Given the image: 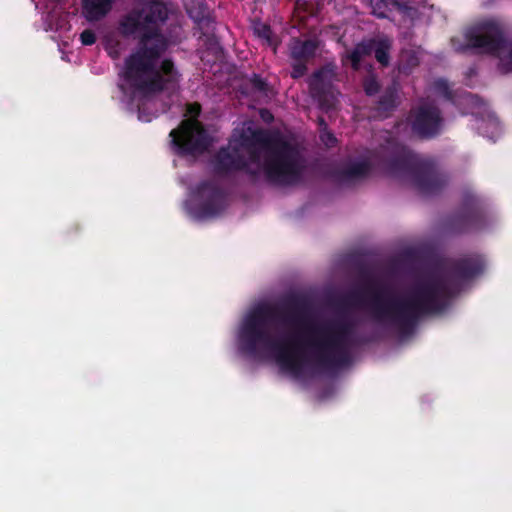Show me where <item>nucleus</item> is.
<instances>
[{
  "instance_id": "1",
  "label": "nucleus",
  "mask_w": 512,
  "mask_h": 512,
  "mask_svg": "<svg viewBox=\"0 0 512 512\" xmlns=\"http://www.w3.org/2000/svg\"><path fill=\"white\" fill-rule=\"evenodd\" d=\"M239 341L250 355L269 351L280 371L299 382L320 375V317L302 293H289L277 305H255L242 320Z\"/></svg>"
},
{
  "instance_id": "2",
  "label": "nucleus",
  "mask_w": 512,
  "mask_h": 512,
  "mask_svg": "<svg viewBox=\"0 0 512 512\" xmlns=\"http://www.w3.org/2000/svg\"><path fill=\"white\" fill-rule=\"evenodd\" d=\"M169 11L162 2H151L141 9H133L119 22V32L124 37L138 39L136 48L124 60L122 77L126 84L143 97L160 94L175 88L181 73L173 59L161 56L171 45L161 27L168 19Z\"/></svg>"
},
{
  "instance_id": "3",
  "label": "nucleus",
  "mask_w": 512,
  "mask_h": 512,
  "mask_svg": "<svg viewBox=\"0 0 512 512\" xmlns=\"http://www.w3.org/2000/svg\"><path fill=\"white\" fill-rule=\"evenodd\" d=\"M485 266L481 255L471 254L453 260L445 271H427L413 282L403 299L383 306L376 295V316L391 318L402 331L415 329L422 317L444 311L463 282L481 275Z\"/></svg>"
},
{
  "instance_id": "4",
  "label": "nucleus",
  "mask_w": 512,
  "mask_h": 512,
  "mask_svg": "<svg viewBox=\"0 0 512 512\" xmlns=\"http://www.w3.org/2000/svg\"><path fill=\"white\" fill-rule=\"evenodd\" d=\"M356 327L350 312H337L329 325L322 321V401L337 390L336 380L328 374H337L352 363L351 348L359 343Z\"/></svg>"
},
{
  "instance_id": "5",
  "label": "nucleus",
  "mask_w": 512,
  "mask_h": 512,
  "mask_svg": "<svg viewBox=\"0 0 512 512\" xmlns=\"http://www.w3.org/2000/svg\"><path fill=\"white\" fill-rule=\"evenodd\" d=\"M389 154L383 160L385 171L394 178L411 180L424 196H434L443 191L448 177L439 170L435 161L419 156L407 146L389 143Z\"/></svg>"
},
{
  "instance_id": "6",
  "label": "nucleus",
  "mask_w": 512,
  "mask_h": 512,
  "mask_svg": "<svg viewBox=\"0 0 512 512\" xmlns=\"http://www.w3.org/2000/svg\"><path fill=\"white\" fill-rule=\"evenodd\" d=\"M252 138L264 148L263 172L268 183L284 187L299 181L303 158L296 144L262 129L255 130Z\"/></svg>"
},
{
  "instance_id": "7",
  "label": "nucleus",
  "mask_w": 512,
  "mask_h": 512,
  "mask_svg": "<svg viewBox=\"0 0 512 512\" xmlns=\"http://www.w3.org/2000/svg\"><path fill=\"white\" fill-rule=\"evenodd\" d=\"M358 273L359 276L365 280V284L361 287H355L350 289L343 295L337 298L335 301L336 312H351L353 309H361L369 306L371 310V314L373 318L377 322L388 323L389 325L395 327L398 332L402 335H409L413 332L414 329L409 331H402L399 325L391 318H378L375 313V297L379 296V302L381 305L386 306L393 301L400 300V298H393L389 300H384L383 292L384 289H375L374 281L370 277V271L365 264L358 265ZM405 296L401 297L403 299Z\"/></svg>"
},
{
  "instance_id": "8",
  "label": "nucleus",
  "mask_w": 512,
  "mask_h": 512,
  "mask_svg": "<svg viewBox=\"0 0 512 512\" xmlns=\"http://www.w3.org/2000/svg\"><path fill=\"white\" fill-rule=\"evenodd\" d=\"M488 222L484 199L473 189L465 188L458 211L445 219L443 228L449 234H464L482 230L488 226Z\"/></svg>"
},
{
  "instance_id": "9",
  "label": "nucleus",
  "mask_w": 512,
  "mask_h": 512,
  "mask_svg": "<svg viewBox=\"0 0 512 512\" xmlns=\"http://www.w3.org/2000/svg\"><path fill=\"white\" fill-rule=\"evenodd\" d=\"M169 136L175 153L180 157L197 158L211 145L209 134L197 120H183L176 129L171 130Z\"/></svg>"
},
{
  "instance_id": "10",
  "label": "nucleus",
  "mask_w": 512,
  "mask_h": 512,
  "mask_svg": "<svg viewBox=\"0 0 512 512\" xmlns=\"http://www.w3.org/2000/svg\"><path fill=\"white\" fill-rule=\"evenodd\" d=\"M197 202L188 204L189 214L196 220H206L220 215L226 208L224 190L211 181H203L196 187Z\"/></svg>"
},
{
  "instance_id": "11",
  "label": "nucleus",
  "mask_w": 512,
  "mask_h": 512,
  "mask_svg": "<svg viewBox=\"0 0 512 512\" xmlns=\"http://www.w3.org/2000/svg\"><path fill=\"white\" fill-rule=\"evenodd\" d=\"M467 45L482 52L500 56L509 48L503 27L495 21H485L465 34Z\"/></svg>"
},
{
  "instance_id": "12",
  "label": "nucleus",
  "mask_w": 512,
  "mask_h": 512,
  "mask_svg": "<svg viewBox=\"0 0 512 512\" xmlns=\"http://www.w3.org/2000/svg\"><path fill=\"white\" fill-rule=\"evenodd\" d=\"M245 141L246 139L230 140L226 146L219 148L211 159L215 175L226 177L245 167Z\"/></svg>"
},
{
  "instance_id": "13",
  "label": "nucleus",
  "mask_w": 512,
  "mask_h": 512,
  "mask_svg": "<svg viewBox=\"0 0 512 512\" xmlns=\"http://www.w3.org/2000/svg\"><path fill=\"white\" fill-rule=\"evenodd\" d=\"M410 124L413 133L418 137L431 139L441 132L443 117L436 105L425 103L413 111Z\"/></svg>"
},
{
  "instance_id": "14",
  "label": "nucleus",
  "mask_w": 512,
  "mask_h": 512,
  "mask_svg": "<svg viewBox=\"0 0 512 512\" xmlns=\"http://www.w3.org/2000/svg\"><path fill=\"white\" fill-rule=\"evenodd\" d=\"M318 43L315 40L293 39L290 44V57L293 60L291 77L298 79L307 72V62L314 57Z\"/></svg>"
},
{
  "instance_id": "15",
  "label": "nucleus",
  "mask_w": 512,
  "mask_h": 512,
  "mask_svg": "<svg viewBox=\"0 0 512 512\" xmlns=\"http://www.w3.org/2000/svg\"><path fill=\"white\" fill-rule=\"evenodd\" d=\"M371 165L367 160L351 162L335 172L336 180L341 184H350L369 175Z\"/></svg>"
},
{
  "instance_id": "16",
  "label": "nucleus",
  "mask_w": 512,
  "mask_h": 512,
  "mask_svg": "<svg viewBox=\"0 0 512 512\" xmlns=\"http://www.w3.org/2000/svg\"><path fill=\"white\" fill-rule=\"evenodd\" d=\"M116 0H83L82 13L88 21L104 18L112 9Z\"/></svg>"
},
{
  "instance_id": "17",
  "label": "nucleus",
  "mask_w": 512,
  "mask_h": 512,
  "mask_svg": "<svg viewBox=\"0 0 512 512\" xmlns=\"http://www.w3.org/2000/svg\"><path fill=\"white\" fill-rule=\"evenodd\" d=\"M375 38L364 39L357 43L353 49L347 51L346 58L351 62L353 70H359L361 61L370 56L375 48Z\"/></svg>"
},
{
  "instance_id": "18",
  "label": "nucleus",
  "mask_w": 512,
  "mask_h": 512,
  "mask_svg": "<svg viewBox=\"0 0 512 512\" xmlns=\"http://www.w3.org/2000/svg\"><path fill=\"white\" fill-rule=\"evenodd\" d=\"M397 100V89L394 86H389L379 97L377 102V110L381 115L387 117L392 111L396 109L398 105Z\"/></svg>"
},
{
  "instance_id": "19",
  "label": "nucleus",
  "mask_w": 512,
  "mask_h": 512,
  "mask_svg": "<svg viewBox=\"0 0 512 512\" xmlns=\"http://www.w3.org/2000/svg\"><path fill=\"white\" fill-rule=\"evenodd\" d=\"M374 47L373 53L377 62L383 67H388L390 64L392 41L387 37L375 39Z\"/></svg>"
},
{
  "instance_id": "20",
  "label": "nucleus",
  "mask_w": 512,
  "mask_h": 512,
  "mask_svg": "<svg viewBox=\"0 0 512 512\" xmlns=\"http://www.w3.org/2000/svg\"><path fill=\"white\" fill-rule=\"evenodd\" d=\"M309 94L317 109H320V68L315 69L308 80Z\"/></svg>"
},
{
  "instance_id": "21",
  "label": "nucleus",
  "mask_w": 512,
  "mask_h": 512,
  "mask_svg": "<svg viewBox=\"0 0 512 512\" xmlns=\"http://www.w3.org/2000/svg\"><path fill=\"white\" fill-rule=\"evenodd\" d=\"M372 12L378 18H386V10L388 6H394L399 9L403 8L400 0H371Z\"/></svg>"
},
{
  "instance_id": "22",
  "label": "nucleus",
  "mask_w": 512,
  "mask_h": 512,
  "mask_svg": "<svg viewBox=\"0 0 512 512\" xmlns=\"http://www.w3.org/2000/svg\"><path fill=\"white\" fill-rule=\"evenodd\" d=\"M419 65V58L414 51H402L400 55L399 70L403 73H409Z\"/></svg>"
},
{
  "instance_id": "23",
  "label": "nucleus",
  "mask_w": 512,
  "mask_h": 512,
  "mask_svg": "<svg viewBox=\"0 0 512 512\" xmlns=\"http://www.w3.org/2000/svg\"><path fill=\"white\" fill-rule=\"evenodd\" d=\"M434 89L436 92L441 94L446 100L453 99V92L449 87L448 82L445 79H437L434 82Z\"/></svg>"
},
{
  "instance_id": "24",
  "label": "nucleus",
  "mask_w": 512,
  "mask_h": 512,
  "mask_svg": "<svg viewBox=\"0 0 512 512\" xmlns=\"http://www.w3.org/2000/svg\"><path fill=\"white\" fill-rule=\"evenodd\" d=\"M363 88L368 96H373L380 91V85L374 77L366 78L363 83Z\"/></svg>"
},
{
  "instance_id": "25",
  "label": "nucleus",
  "mask_w": 512,
  "mask_h": 512,
  "mask_svg": "<svg viewBox=\"0 0 512 512\" xmlns=\"http://www.w3.org/2000/svg\"><path fill=\"white\" fill-rule=\"evenodd\" d=\"M327 126L322 119V146L327 148L334 147L337 143V138L329 131L326 130Z\"/></svg>"
},
{
  "instance_id": "26",
  "label": "nucleus",
  "mask_w": 512,
  "mask_h": 512,
  "mask_svg": "<svg viewBox=\"0 0 512 512\" xmlns=\"http://www.w3.org/2000/svg\"><path fill=\"white\" fill-rule=\"evenodd\" d=\"M250 83L254 90L258 92H266L267 91V82L258 74H253Z\"/></svg>"
},
{
  "instance_id": "27",
  "label": "nucleus",
  "mask_w": 512,
  "mask_h": 512,
  "mask_svg": "<svg viewBox=\"0 0 512 512\" xmlns=\"http://www.w3.org/2000/svg\"><path fill=\"white\" fill-rule=\"evenodd\" d=\"M96 34L91 29H85L80 34V41L84 46H91L96 42Z\"/></svg>"
},
{
  "instance_id": "28",
  "label": "nucleus",
  "mask_w": 512,
  "mask_h": 512,
  "mask_svg": "<svg viewBox=\"0 0 512 512\" xmlns=\"http://www.w3.org/2000/svg\"><path fill=\"white\" fill-rule=\"evenodd\" d=\"M240 171H244L253 182H255L259 177V168H251L248 162L247 157L245 156V167L240 169Z\"/></svg>"
},
{
  "instance_id": "29",
  "label": "nucleus",
  "mask_w": 512,
  "mask_h": 512,
  "mask_svg": "<svg viewBox=\"0 0 512 512\" xmlns=\"http://www.w3.org/2000/svg\"><path fill=\"white\" fill-rule=\"evenodd\" d=\"M257 33H258L259 37L270 42L271 37H272V30L269 25H266V24L262 25L261 27H259L257 29Z\"/></svg>"
},
{
  "instance_id": "30",
  "label": "nucleus",
  "mask_w": 512,
  "mask_h": 512,
  "mask_svg": "<svg viewBox=\"0 0 512 512\" xmlns=\"http://www.w3.org/2000/svg\"><path fill=\"white\" fill-rule=\"evenodd\" d=\"M501 70L505 73L512 71V48L509 52L508 59L501 60Z\"/></svg>"
},
{
  "instance_id": "31",
  "label": "nucleus",
  "mask_w": 512,
  "mask_h": 512,
  "mask_svg": "<svg viewBox=\"0 0 512 512\" xmlns=\"http://www.w3.org/2000/svg\"><path fill=\"white\" fill-rule=\"evenodd\" d=\"M188 113L194 117H198L201 112V105L197 102L188 105Z\"/></svg>"
},
{
  "instance_id": "32",
  "label": "nucleus",
  "mask_w": 512,
  "mask_h": 512,
  "mask_svg": "<svg viewBox=\"0 0 512 512\" xmlns=\"http://www.w3.org/2000/svg\"><path fill=\"white\" fill-rule=\"evenodd\" d=\"M249 164L250 163H259L260 155L256 150L249 151V157H247Z\"/></svg>"
},
{
  "instance_id": "33",
  "label": "nucleus",
  "mask_w": 512,
  "mask_h": 512,
  "mask_svg": "<svg viewBox=\"0 0 512 512\" xmlns=\"http://www.w3.org/2000/svg\"><path fill=\"white\" fill-rule=\"evenodd\" d=\"M326 97H327L326 88H325L324 83L322 82V102H321L322 111L329 107V105L326 104Z\"/></svg>"
},
{
  "instance_id": "34",
  "label": "nucleus",
  "mask_w": 512,
  "mask_h": 512,
  "mask_svg": "<svg viewBox=\"0 0 512 512\" xmlns=\"http://www.w3.org/2000/svg\"><path fill=\"white\" fill-rule=\"evenodd\" d=\"M261 116H262V118H263L264 120H266V121L268 120V116H269V119H272V118H273V116H272L268 111H266V110H263V111L261 112Z\"/></svg>"
},
{
  "instance_id": "35",
  "label": "nucleus",
  "mask_w": 512,
  "mask_h": 512,
  "mask_svg": "<svg viewBox=\"0 0 512 512\" xmlns=\"http://www.w3.org/2000/svg\"><path fill=\"white\" fill-rule=\"evenodd\" d=\"M261 116H262V118H263L264 120H266V121L268 120V116H269V119H272V118H273V116H272L268 111H266V110H263V111L261 112Z\"/></svg>"
},
{
  "instance_id": "36",
  "label": "nucleus",
  "mask_w": 512,
  "mask_h": 512,
  "mask_svg": "<svg viewBox=\"0 0 512 512\" xmlns=\"http://www.w3.org/2000/svg\"><path fill=\"white\" fill-rule=\"evenodd\" d=\"M138 116H139L140 120L150 121V119L144 118L143 111H142L141 107L138 108Z\"/></svg>"
},
{
  "instance_id": "37",
  "label": "nucleus",
  "mask_w": 512,
  "mask_h": 512,
  "mask_svg": "<svg viewBox=\"0 0 512 512\" xmlns=\"http://www.w3.org/2000/svg\"><path fill=\"white\" fill-rule=\"evenodd\" d=\"M315 117H316L315 122L317 124V128H320V114H317Z\"/></svg>"
},
{
  "instance_id": "38",
  "label": "nucleus",
  "mask_w": 512,
  "mask_h": 512,
  "mask_svg": "<svg viewBox=\"0 0 512 512\" xmlns=\"http://www.w3.org/2000/svg\"><path fill=\"white\" fill-rule=\"evenodd\" d=\"M321 173H322V177H323L324 176V166L323 165H322Z\"/></svg>"
}]
</instances>
